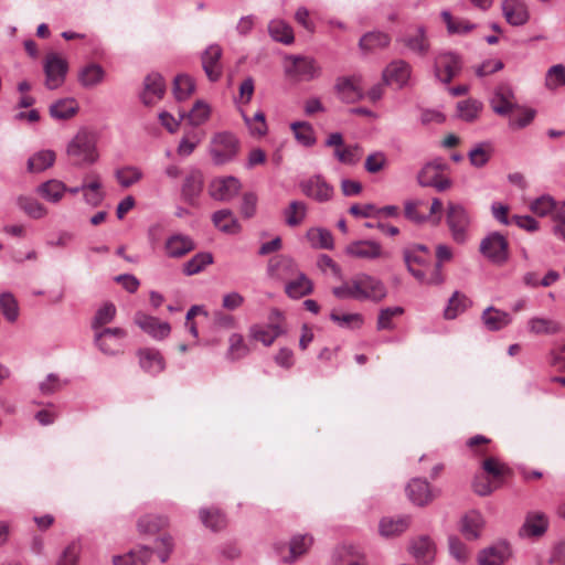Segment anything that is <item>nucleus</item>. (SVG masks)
<instances>
[{
  "mask_svg": "<svg viewBox=\"0 0 565 565\" xmlns=\"http://www.w3.org/2000/svg\"><path fill=\"white\" fill-rule=\"evenodd\" d=\"M301 192L320 203L328 202L333 198L334 189L321 174H315L299 184Z\"/></svg>",
  "mask_w": 565,
  "mask_h": 565,
  "instance_id": "obj_11",
  "label": "nucleus"
},
{
  "mask_svg": "<svg viewBox=\"0 0 565 565\" xmlns=\"http://www.w3.org/2000/svg\"><path fill=\"white\" fill-rule=\"evenodd\" d=\"M137 356L140 367L151 375H157L166 369L164 358L156 349H140L137 351Z\"/></svg>",
  "mask_w": 565,
  "mask_h": 565,
  "instance_id": "obj_23",
  "label": "nucleus"
},
{
  "mask_svg": "<svg viewBox=\"0 0 565 565\" xmlns=\"http://www.w3.org/2000/svg\"><path fill=\"white\" fill-rule=\"evenodd\" d=\"M469 299L461 292L455 291L444 310V317L448 320L457 318L469 306Z\"/></svg>",
  "mask_w": 565,
  "mask_h": 565,
  "instance_id": "obj_52",
  "label": "nucleus"
},
{
  "mask_svg": "<svg viewBox=\"0 0 565 565\" xmlns=\"http://www.w3.org/2000/svg\"><path fill=\"white\" fill-rule=\"evenodd\" d=\"M285 72L297 81L310 82L320 77L322 68L311 56L289 55L286 57Z\"/></svg>",
  "mask_w": 565,
  "mask_h": 565,
  "instance_id": "obj_4",
  "label": "nucleus"
},
{
  "mask_svg": "<svg viewBox=\"0 0 565 565\" xmlns=\"http://www.w3.org/2000/svg\"><path fill=\"white\" fill-rule=\"evenodd\" d=\"M334 158L342 164L355 166L362 158V148L358 145H345L333 150Z\"/></svg>",
  "mask_w": 565,
  "mask_h": 565,
  "instance_id": "obj_50",
  "label": "nucleus"
},
{
  "mask_svg": "<svg viewBox=\"0 0 565 565\" xmlns=\"http://www.w3.org/2000/svg\"><path fill=\"white\" fill-rule=\"evenodd\" d=\"M17 205L28 216L35 220L42 218L47 214L46 207L33 198L21 195L17 199Z\"/></svg>",
  "mask_w": 565,
  "mask_h": 565,
  "instance_id": "obj_51",
  "label": "nucleus"
},
{
  "mask_svg": "<svg viewBox=\"0 0 565 565\" xmlns=\"http://www.w3.org/2000/svg\"><path fill=\"white\" fill-rule=\"evenodd\" d=\"M78 106L75 99L64 98L50 106V115L54 119L65 120L72 118L77 113Z\"/></svg>",
  "mask_w": 565,
  "mask_h": 565,
  "instance_id": "obj_45",
  "label": "nucleus"
},
{
  "mask_svg": "<svg viewBox=\"0 0 565 565\" xmlns=\"http://www.w3.org/2000/svg\"><path fill=\"white\" fill-rule=\"evenodd\" d=\"M142 177V171L135 166H126L115 171V178L122 188H129L136 184Z\"/></svg>",
  "mask_w": 565,
  "mask_h": 565,
  "instance_id": "obj_57",
  "label": "nucleus"
},
{
  "mask_svg": "<svg viewBox=\"0 0 565 565\" xmlns=\"http://www.w3.org/2000/svg\"><path fill=\"white\" fill-rule=\"evenodd\" d=\"M547 527L548 520L543 512H529L520 529V535L523 537H539L547 531Z\"/></svg>",
  "mask_w": 565,
  "mask_h": 565,
  "instance_id": "obj_24",
  "label": "nucleus"
},
{
  "mask_svg": "<svg viewBox=\"0 0 565 565\" xmlns=\"http://www.w3.org/2000/svg\"><path fill=\"white\" fill-rule=\"evenodd\" d=\"M134 321L143 332L156 340H163L171 332V327L168 322L160 321L158 318L143 312H137Z\"/></svg>",
  "mask_w": 565,
  "mask_h": 565,
  "instance_id": "obj_18",
  "label": "nucleus"
},
{
  "mask_svg": "<svg viewBox=\"0 0 565 565\" xmlns=\"http://www.w3.org/2000/svg\"><path fill=\"white\" fill-rule=\"evenodd\" d=\"M222 54L223 51L218 44L209 45L202 53V67L211 82H217L222 76Z\"/></svg>",
  "mask_w": 565,
  "mask_h": 565,
  "instance_id": "obj_19",
  "label": "nucleus"
},
{
  "mask_svg": "<svg viewBox=\"0 0 565 565\" xmlns=\"http://www.w3.org/2000/svg\"><path fill=\"white\" fill-rule=\"evenodd\" d=\"M527 329L534 334H556L561 331V324L553 319L533 317L527 321Z\"/></svg>",
  "mask_w": 565,
  "mask_h": 565,
  "instance_id": "obj_43",
  "label": "nucleus"
},
{
  "mask_svg": "<svg viewBox=\"0 0 565 565\" xmlns=\"http://www.w3.org/2000/svg\"><path fill=\"white\" fill-rule=\"evenodd\" d=\"M126 337L127 332L121 328H105L95 331L94 342L104 354L115 355L120 352Z\"/></svg>",
  "mask_w": 565,
  "mask_h": 565,
  "instance_id": "obj_10",
  "label": "nucleus"
},
{
  "mask_svg": "<svg viewBox=\"0 0 565 565\" xmlns=\"http://www.w3.org/2000/svg\"><path fill=\"white\" fill-rule=\"evenodd\" d=\"M481 319L486 328L490 331L501 330L512 322V317L510 313L499 310L494 307H488L484 309Z\"/></svg>",
  "mask_w": 565,
  "mask_h": 565,
  "instance_id": "obj_35",
  "label": "nucleus"
},
{
  "mask_svg": "<svg viewBox=\"0 0 565 565\" xmlns=\"http://www.w3.org/2000/svg\"><path fill=\"white\" fill-rule=\"evenodd\" d=\"M242 116L249 134L253 137L260 138L267 134L268 128L264 111L259 110L253 117H249L242 111Z\"/></svg>",
  "mask_w": 565,
  "mask_h": 565,
  "instance_id": "obj_54",
  "label": "nucleus"
},
{
  "mask_svg": "<svg viewBox=\"0 0 565 565\" xmlns=\"http://www.w3.org/2000/svg\"><path fill=\"white\" fill-rule=\"evenodd\" d=\"M486 524L483 515L476 511H469L460 521V532L467 540H477Z\"/></svg>",
  "mask_w": 565,
  "mask_h": 565,
  "instance_id": "obj_31",
  "label": "nucleus"
},
{
  "mask_svg": "<svg viewBox=\"0 0 565 565\" xmlns=\"http://www.w3.org/2000/svg\"><path fill=\"white\" fill-rule=\"evenodd\" d=\"M406 494L414 504L419 507L429 503L434 498L429 483L422 478H414L407 484Z\"/></svg>",
  "mask_w": 565,
  "mask_h": 565,
  "instance_id": "obj_30",
  "label": "nucleus"
},
{
  "mask_svg": "<svg viewBox=\"0 0 565 565\" xmlns=\"http://www.w3.org/2000/svg\"><path fill=\"white\" fill-rule=\"evenodd\" d=\"M483 105L477 99H466L457 104V116L467 121L472 122L478 119Z\"/></svg>",
  "mask_w": 565,
  "mask_h": 565,
  "instance_id": "obj_46",
  "label": "nucleus"
},
{
  "mask_svg": "<svg viewBox=\"0 0 565 565\" xmlns=\"http://www.w3.org/2000/svg\"><path fill=\"white\" fill-rule=\"evenodd\" d=\"M203 190V175L199 170L190 171L183 181L181 194L190 205H196Z\"/></svg>",
  "mask_w": 565,
  "mask_h": 565,
  "instance_id": "obj_22",
  "label": "nucleus"
},
{
  "mask_svg": "<svg viewBox=\"0 0 565 565\" xmlns=\"http://www.w3.org/2000/svg\"><path fill=\"white\" fill-rule=\"evenodd\" d=\"M241 186L239 180L235 177H220L211 181L209 194L217 201H230L237 195Z\"/></svg>",
  "mask_w": 565,
  "mask_h": 565,
  "instance_id": "obj_16",
  "label": "nucleus"
},
{
  "mask_svg": "<svg viewBox=\"0 0 565 565\" xmlns=\"http://www.w3.org/2000/svg\"><path fill=\"white\" fill-rule=\"evenodd\" d=\"M460 70L461 60L459 55L452 52H441L436 55L434 72L438 81L449 84L459 74Z\"/></svg>",
  "mask_w": 565,
  "mask_h": 565,
  "instance_id": "obj_9",
  "label": "nucleus"
},
{
  "mask_svg": "<svg viewBox=\"0 0 565 565\" xmlns=\"http://www.w3.org/2000/svg\"><path fill=\"white\" fill-rule=\"evenodd\" d=\"M299 271L292 258L286 255L271 257L267 265L269 278L278 281H288Z\"/></svg>",
  "mask_w": 565,
  "mask_h": 565,
  "instance_id": "obj_17",
  "label": "nucleus"
},
{
  "mask_svg": "<svg viewBox=\"0 0 565 565\" xmlns=\"http://www.w3.org/2000/svg\"><path fill=\"white\" fill-rule=\"evenodd\" d=\"M412 65L404 60H394L382 72L383 83L387 86L402 89L412 84Z\"/></svg>",
  "mask_w": 565,
  "mask_h": 565,
  "instance_id": "obj_8",
  "label": "nucleus"
},
{
  "mask_svg": "<svg viewBox=\"0 0 565 565\" xmlns=\"http://www.w3.org/2000/svg\"><path fill=\"white\" fill-rule=\"evenodd\" d=\"M250 352L248 344L241 333H232L228 338L226 358L234 362L247 356Z\"/></svg>",
  "mask_w": 565,
  "mask_h": 565,
  "instance_id": "obj_44",
  "label": "nucleus"
},
{
  "mask_svg": "<svg viewBox=\"0 0 565 565\" xmlns=\"http://www.w3.org/2000/svg\"><path fill=\"white\" fill-rule=\"evenodd\" d=\"M313 544V537L309 534H298L290 540V562L303 555Z\"/></svg>",
  "mask_w": 565,
  "mask_h": 565,
  "instance_id": "obj_63",
  "label": "nucleus"
},
{
  "mask_svg": "<svg viewBox=\"0 0 565 565\" xmlns=\"http://www.w3.org/2000/svg\"><path fill=\"white\" fill-rule=\"evenodd\" d=\"M446 222L454 241L460 244L465 243L471 224V217L466 207L459 203L449 202Z\"/></svg>",
  "mask_w": 565,
  "mask_h": 565,
  "instance_id": "obj_6",
  "label": "nucleus"
},
{
  "mask_svg": "<svg viewBox=\"0 0 565 565\" xmlns=\"http://www.w3.org/2000/svg\"><path fill=\"white\" fill-rule=\"evenodd\" d=\"M66 190L67 186L62 181L52 179L40 184L36 192L47 202L57 203L62 200Z\"/></svg>",
  "mask_w": 565,
  "mask_h": 565,
  "instance_id": "obj_38",
  "label": "nucleus"
},
{
  "mask_svg": "<svg viewBox=\"0 0 565 565\" xmlns=\"http://www.w3.org/2000/svg\"><path fill=\"white\" fill-rule=\"evenodd\" d=\"M290 128L296 140L303 147H312L317 139L312 126L307 121L291 122Z\"/></svg>",
  "mask_w": 565,
  "mask_h": 565,
  "instance_id": "obj_47",
  "label": "nucleus"
},
{
  "mask_svg": "<svg viewBox=\"0 0 565 565\" xmlns=\"http://www.w3.org/2000/svg\"><path fill=\"white\" fill-rule=\"evenodd\" d=\"M153 551L145 545L137 546L122 555L113 557L114 565H148L152 558Z\"/></svg>",
  "mask_w": 565,
  "mask_h": 565,
  "instance_id": "obj_28",
  "label": "nucleus"
},
{
  "mask_svg": "<svg viewBox=\"0 0 565 565\" xmlns=\"http://www.w3.org/2000/svg\"><path fill=\"white\" fill-rule=\"evenodd\" d=\"M210 116L211 107L206 102L202 99L196 100L189 113H180V118H186L189 124L194 127L206 122Z\"/></svg>",
  "mask_w": 565,
  "mask_h": 565,
  "instance_id": "obj_40",
  "label": "nucleus"
},
{
  "mask_svg": "<svg viewBox=\"0 0 565 565\" xmlns=\"http://www.w3.org/2000/svg\"><path fill=\"white\" fill-rule=\"evenodd\" d=\"M555 200L551 195H541L530 202V211L540 217L552 215L555 209Z\"/></svg>",
  "mask_w": 565,
  "mask_h": 565,
  "instance_id": "obj_64",
  "label": "nucleus"
},
{
  "mask_svg": "<svg viewBox=\"0 0 565 565\" xmlns=\"http://www.w3.org/2000/svg\"><path fill=\"white\" fill-rule=\"evenodd\" d=\"M307 238L313 248L332 249L334 245L331 232L322 227L308 230Z\"/></svg>",
  "mask_w": 565,
  "mask_h": 565,
  "instance_id": "obj_49",
  "label": "nucleus"
},
{
  "mask_svg": "<svg viewBox=\"0 0 565 565\" xmlns=\"http://www.w3.org/2000/svg\"><path fill=\"white\" fill-rule=\"evenodd\" d=\"M391 42L388 34L384 32H369L360 40V46L363 50H375L386 47Z\"/></svg>",
  "mask_w": 565,
  "mask_h": 565,
  "instance_id": "obj_62",
  "label": "nucleus"
},
{
  "mask_svg": "<svg viewBox=\"0 0 565 565\" xmlns=\"http://www.w3.org/2000/svg\"><path fill=\"white\" fill-rule=\"evenodd\" d=\"M508 555L509 547L504 544L484 548L479 554V565H503Z\"/></svg>",
  "mask_w": 565,
  "mask_h": 565,
  "instance_id": "obj_41",
  "label": "nucleus"
},
{
  "mask_svg": "<svg viewBox=\"0 0 565 565\" xmlns=\"http://www.w3.org/2000/svg\"><path fill=\"white\" fill-rule=\"evenodd\" d=\"M214 226L225 234L235 235L241 232V225L231 210L223 209L213 213Z\"/></svg>",
  "mask_w": 565,
  "mask_h": 565,
  "instance_id": "obj_34",
  "label": "nucleus"
},
{
  "mask_svg": "<svg viewBox=\"0 0 565 565\" xmlns=\"http://www.w3.org/2000/svg\"><path fill=\"white\" fill-rule=\"evenodd\" d=\"M311 280L300 270L286 284L285 291L290 298H301L312 291Z\"/></svg>",
  "mask_w": 565,
  "mask_h": 565,
  "instance_id": "obj_37",
  "label": "nucleus"
},
{
  "mask_svg": "<svg viewBox=\"0 0 565 565\" xmlns=\"http://www.w3.org/2000/svg\"><path fill=\"white\" fill-rule=\"evenodd\" d=\"M339 299H353L356 301L381 302L387 296L385 284L377 277L359 273L332 289Z\"/></svg>",
  "mask_w": 565,
  "mask_h": 565,
  "instance_id": "obj_1",
  "label": "nucleus"
},
{
  "mask_svg": "<svg viewBox=\"0 0 565 565\" xmlns=\"http://www.w3.org/2000/svg\"><path fill=\"white\" fill-rule=\"evenodd\" d=\"M97 143L98 135L95 131L79 129L67 145V156L76 167L95 164L99 160Z\"/></svg>",
  "mask_w": 565,
  "mask_h": 565,
  "instance_id": "obj_2",
  "label": "nucleus"
},
{
  "mask_svg": "<svg viewBox=\"0 0 565 565\" xmlns=\"http://www.w3.org/2000/svg\"><path fill=\"white\" fill-rule=\"evenodd\" d=\"M490 106L492 110L500 116H508L520 108L513 88L507 83H502L495 87L490 98Z\"/></svg>",
  "mask_w": 565,
  "mask_h": 565,
  "instance_id": "obj_12",
  "label": "nucleus"
},
{
  "mask_svg": "<svg viewBox=\"0 0 565 565\" xmlns=\"http://www.w3.org/2000/svg\"><path fill=\"white\" fill-rule=\"evenodd\" d=\"M409 52L418 56H425L429 52L430 43L423 26H418L414 34H406L397 40Z\"/></svg>",
  "mask_w": 565,
  "mask_h": 565,
  "instance_id": "obj_27",
  "label": "nucleus"
},
{
  "mask_svg": "<svg viewBox=\"0 0 565 565\" xmlns=\"http://www.w3.org/2000/svg\"><path fill=\"white\" fill-rule=\"evenodd\" d=\"M480 252L491 262L501 264L508 258V242L503 235L491 233L482 239Z\"/></svg>",
  "mask_w": 565,
  "mask_h": 565,
  "instance_id": "obj_15",
  "label": "nucleus"
},
{
  "mask_svg": "<svg viewBox=\"0 0 565 565\" xmlns=\"http://www.w3.org/2000/svg\"><path fill=\"white\" fill-rule=\"evenodd\" d=\"M409 553L419 564H430L436 556V546L429 536L422 535L414 539L408 547Z\"/></svg>",
  "mask_w": 565,
  "mask_h": 565,
  "instance_id": "obj_21",
  "label": "nucleus"
},
{
  "mask_svg": "<svg viewBox=\"0 0 565 565\" xmlns=\"http://www.w3.org/2000/svg\"><path fill=\"white\" fill-rule=\"evenodd\" d=\"M411 524V518L407 515L381 519L379 524L380 534L383 537L391 539L403 534Z\"/></svg>",
  "mask_w": 565,
  "mask_h": 565,
  "instance_id": "obj_33",
  "label": "nucleus"
},
{
  "mask_svg": "<svg viewBox=\"0 0 565 565\" xmlns=\"http://www.w3.org/2000/svg\"><path fill=\"white\" fill-rule=\"evenodd\" d=\"M43 71L45 74V87L51 90L57 89L65 82L68 63L62 55L51 52L44 58Z\"/></svg>",
  "mask_w": 565,
  "mask_h": 565,
  "instance_id": "obj_7",
  "label": "nucleus"
},
{
  "mask_svg": "<svg viewBox=\"0 0 565 565\" xmlns=\"http://www.w3.org/2000/svg\"><path fill=\"white\" fill-rule=\"evenodd\" d=\"M199 515L202 523L214 532L226 526V519L217 509H201Z\"/></svg>",
  "mask_w": 565,
  "mask_h": 565,
  "instance_id": "obj_55",
  "label": "nucleus"
},
{
  "mask_svg": "<svg viewBox=\"0 0 565 565\" xmlns=\"http://www.w3.org/2000/svg\"><path fill=\"white\" fill-rule=\"evenodd\" d=\"M284 215L288 226H298L307 215V205L301 201H292L284 211Z\"/></svg>",
  "mask_w": 565,
  "mask_h": 565,
  "instance_id": "obj_60",
  "label": "nucleus"
},
{
  "mask_svg": "<svg viewBox=\"0 0 565 565\" xmlns=\"http://www.w3.org/2000/svg\"><path fill=\"white\" fill-rule=\"evenodd\" d=\"M281 313L277 309L270 312L271 322L268 324H253L248 329L250 339L263 343L265 347H270L275 340L282 334L284 330L279 323L274 322V319H279Z\"/></svg>",
  "mask_w": 565,
  "mask_h": 565,
  "instance_id": "obj_13",
  "label": "nucleus"
},
{
  "mask_svg": "<svg viewBox=\"0 0 565 565\" xmlns=\"http://www.w3.org/2000/svg\"><path fill=\"white\" fill-rule=\"evenodd\" d=\"M102 188L103 185L99 174L90 173L86 175L84 179L83 191L84 201L90 206H98L105 198V193Z\"/></svg>",
  "mask_w": 565,
  "mask_h": 565,
  "instance_id": "obj_32",
  "label": "nucleus"
},
{
  "mask_svg": "<svg viewBox=\"0 0 565 565\" xmlns=\"http://www.w3.org/2000/svg\"><path fill=\"white\" fill-rule=\"evenodd\" d=\"M55 161V153L52 150H41L28 160V170L38 173L52 167Z\"/></svg>",
  "mask_w": 565,
  "mask_h": 565,
  "instance_id": "obj_48",
  "label": "nucleus"
},
{
  "mask_svg": "<svg viewBox=\"0 0 565 565\" xmlns=\"http://www.w3.org/2000/svg\"><path fill=\"white\" fill-rule=\"evenodd\" d=\"M344 253L349 257L366 260H374L387 256L382 245L371 239L354 241L345 246Z\"/></svg>",
  "mask_w": 565,
  "mask_h": 565,
  "instance_id": "obj_14",
  "label": "nucleus"
},
{
  "mask_svg": "<svg viewBox=\"0 0 565 565\" xmlns=\"http://www.w3.org/2000/svg\"><path fill=\"white\" fill-rule=\"evenodd\" d=\"M195 90V83L192 77L185 74L175 76L173 82V93L178 100L188 99Z\"/></svg>",
  "mask_w": 565,
  "mask_h": 565,
  "instance_id": "obj_58",
  "label": "nucleus"
},
{
  "mask_svg": "<svg viewBox=\"0 0 565 565\" xmlns=\"http://www.w3.org/2000/svg\"><path fill=\"white\" fill-rule=\"evenodd\" d=\"M195 248L193 239L189 235L173 234L164 243L166 254L171 258H180Z\"/></svg>",
  "mask_w": 565,
  "mask_h": 565,
  "instance_id": "obj_29",
  "label": "nucleus"
},
{
  "mask_svg": "<svg viewBox=\"0 0 565 565\" xmlns=\"http://www.w3.org/2000/svg\"><path fill=\"white\" fill-rule=\"evenodd\" d=\"M106 78L105 68L95 62L88 63L78 70L77 81L84 88H94Z\"/></svg>",
  "mask_w": 565,
  "mask_h": 565,
  "instance_id": "obj_25",
  "label": "nucleus"
},
{
  "mask_svg": "<svg viewBox=\"0 0 565 565\" xmlns=\"http://www.w3.org/2000/svg\"><path fill=\"white\" fill-rule=\"evenodd\" d=\"M213 263V255L209 252L195 254L191 259L183 264V273L186 276H193L201 273L206 266Z\"/></svg>",
  "mask_w": 565,
  "mask_h": 565,
  "instance_id": "obj_53",
  "label": "nucleus"
},
{
  "mask_svg": "<svg viewBox=\"0 0 565 565\" xmlns=\"http://www.w3.org/2000/svg\"><path fill=\"white\" fill-rule=\"evenodd\" d=\"M404 313V308L401 306L386 307L380 310L376 321L377 330H394V318L401 317Z\"/></svg>",
  "mask_w": 565,
  "mask_h": 565,
  "instance_id": "obj_56",
  "label": "nucleus"
},
{
  "mask_svg": "<svg viewBox=\"0 0 565 565\" xmlns=\"http://www.w3.org/2000/svg\"><path fill=\"white\" fill-rule=\"evenodd\" d=\"M335 89L341 99L347 103H353L362 97V90L356 77H340L337 81Z\"/></svg>",
  "mask_w": 565,
  "mask_h": 565,
  "instance_id": "obj_36",
  "label": "nucleus"
},
{
  "mask_svg": "<svg viewBox=\"0 0 565 565\" xmlns=\"http://www.w3.org/2000/svg\"><path fill=\"white\" fill-rule=\"evenodd\" d=\"M404 259L409 273L422 284H428L431 267V254L425 245H414L405 249Z\"/></svg>",
  "mask_w": 565,
  "mask_h": 565,
  "instance_id": "obj_3",
  "label": "nucleus"
},
{
  "mask_svg": "<svg viewBox=\"0 0 565 565\" xmlns=\"http://www.w3.org/2000/svg\"><path fill=\"white\" fill-rule=\"evenodd\" d=\"M268 33L274 41L286 45L295 40L292 28L280 19H274L268 23Z\"/></svg>",
  "mask_w": 565,
  "mask_h": 565,
  "instance_id": "obj_39",
  "label": "nucleus"
},
{
  "mask_svg": "<svg viewBox=\"0 0 565 565\" xmlns=\"http://www.w3.org/2000/svg\"><path fill=\"white\" fill-rule=\"evenodd\" d=\"M168 525V519L161 515L147 514L139 519L137 526L140 533L152 534Z\"/></svg>",
  "mask_w": 565,
  "mask_h": 565,
  "instance_id": "obj_61",
  "label": "nucleus"
},
{
  "mask_svg": "<svg viewBox=\"0 0 565 565\" xmlns=\"http://www.w3.org/2000/svg\"><path fill=\"white\" fill-rule=\"evenodd\" d=\"M436 258L437 263L428 277L429 285H439L444 281L441 265L443 263L449 262L452 258L451 248L445 244H439L436 247Z\"/></svg>",
  "mask_w": 565,
  "mask_h": 565,
  "instance_id": "obj_42",
  "label": "nucleus"
},
{
  "mask_svg": "<svg viewBox=\"0 0 565 565\" xmlns=\"http://www.w3.org/2000/svg\"><path fill=\"white\" fill-rule=\"evenodd\" d=\"M164 92L166 84L163 77L158 73H152L145 78L140 98L146 106H152L162 99Z\"/></svg>",
  "mask_w": 565,
  "mask_h": 565,
  "instance_id": "obj_20",
  "label": "nucleus"
},
{
  "mask_svg": "<svg viewBox=\"0 0 565 565\" xmlns=\"http://www.w3.org/2000/svg\"><path fill=\"white\" fill-rule=\"evenodd\" d=\"M491 154V145L489 142H481L470 149L468 152V158L471 166L476 168H482L489 162Z\"/></svg>",
  "mask_w": 565,
  "mask_h": 565,
  "instance_id": "obj_59",
  "label": "nucleus"
},
{
  "mask_svg": "<svg viewBox=\"0 0 565 565\" xmlns=\"http://www.w3.org/2000/svg\"><path fill=\"white\" fill-rule=\"evenodd\" d=\"M238 150L239 140L231 132H218L211 140L210 153L215 164H225L234 160Z\"/></svg>",
  "mask_w": 565,
  "mask_h": 565,
  "instance_id": "obj_5",
  "label": "nucleus"
},
{
  "mask_svg": "<svg viewBox=\"0 0 565 565\" xmlns=\"http://www.w3.org/2000/svg\"><path fill=\"white\" fill-rule=\"evenodd\" d=\"M501 8L507 22L511 25H523L530 18L527 8L521 0H504Z\"/></svg>",
  "mask_w": 565,
  "mask_h": 565,
  "instance_id": "obj_26",
  "label": "nucleus"
}]
</instances>
